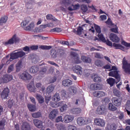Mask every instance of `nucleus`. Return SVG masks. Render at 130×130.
Returning <instances> with one entry per match:
<instances>
[{
	"mask_svg": "<svg viewBox=\"0 0 130 130\" xmlns=\"http://www.w3.org/2000/svg\"><path fill=\"white\" fill-rule=\"evenodd\" d=\"M25 55H26V53L23 52V51H20L13 53L11 54L9 61H12L13 60V59L19 58V57H23V56H25Z\"/></svg>",
	"mask_w": 130,
	"mask_h": 130,
	"instance_id": "nucleus-1",
	"label": "nucleus"
},
{
	"mask_svg": "<svg viewBox=\"0 0 130 130\" xmlns=\"http://www.w3.org/2000/svg\"><path fill=\"white\" fill-rule=\"evenodd\" d=\"M19 77L20 79H21V80H23V81H29L30 80H31V79H33V76H31L30 74L26 71L20 73L19 74Z\"/></svg>",
	"mask_w": 130,
	"mask_h": 130,
	"instance_id": "nucleus-2",
	"label": "nucleus"
},
{
	"mask_svg": "<svg viewBox=\"0 0 130 130\" xmlns=\"http://www.w3.org/2000/svg\"><path fill=\"white\" fill-rule=\"evenodd\" d=\"M122 69L125 73L130 74V63L127 62V60L125 57H124L122 60Z\"/></svg>",
	"mask_w": 130,
	"mask_h": 130,
	"instance_id": "nucleus-3",
	"label": "nucleus"
},
{
	"mask_svg": "<svg viewBox=\"0 0 130 130\" xmlns=\"http://www.w3.org/2000/svg\"><path fill=\"white\" fill-rule=\"evenodd\" d=\"M12 80H13V76L8 74L4 75L3 77L0 78V85L3 84V83H9Z\"/></svg>",
	"mask_w": 130,
	"mask_h": 130,
	"instance_id": "nucleus-4",
	"label": "nucleus"
},
{
	"mask_svg": "<svg viewBox=\"0 0 130 130\" xmlns=\"http://www.w3.org/2000/svg\"><path fill=\"white\" fill-rule=\"evenodd\" d=\"M77 123L79 126H83L88 124V120L85 117H79L77 119Z\"/></svg>",
	"mask_w": 130,
	"mask_h": 130,
	"instance_id": "nucleus-5",
	"label": "nucleus"
},
{
	"mask_svg": "<svg viewBox=\"0 0 130 130\" xmlns=\"http://www.w3.org/2000/svg\"><path fill=\"white\" fill-rule=\"evenodd\" d=\"M94 124L98 125V126H101V127H104L105 126V121L103 119L95 118L94 120Z\"/></svg>",
	"mask_w": 130,
	"mask_h": 130,
	"instance_id": "nucleus-6",
	"label": "nucleus"
},
{
	"mask_svg": "<svg viewBox=\"0 0 130 130\" xmlns=\"http://www.w3.org/2000/svg\"><path fill=\"white\" fill-rule=\"evenodd\" d=\"M109 76L110 77H114L117 80L116 84L118 82H120V77H119V74H118V71H112L109 73Z\"/></svg>",
	"mask_w": 130,
	"mask_h": 130,
	"instance_id": "nucleus-7",
	"label": "nucleus"
},
{
	"mask_svg": "<svg viewBox=\"0 0 130 130\" xmlns=\"http://www.w3.org/2000/svg\"><path fill=\"white\" fill-rule=\"evenodd\" d=\"M64 54V53L62 52V51H59V54L55 51V50H52L51 51V56L52 58H56L57 56H62Z\"/></svg>",
	"mask_w": 130,
	"mask_h": 130,
	"instance_id": "nucleus-8",
	"label": "nucleus"
},
{
	"mask_svg": "<svg viewBox=\"0 0 130 130\" xmlns=\"http://www.w3.org/2000/svg\"><path fill=\"white\" fill-rule=\"evenodd\" d=\"M73 71L77 75L82 76L83 75V68L79 65H76L73 67Z\"/></svg>",
	"mask_w": 130,
	"mask_h": 130,
	"instance_id": "nucleus-9",
	"label": "nucleus"
},
{
	"mask_svg": "<svg viewBox=\"0 0 130 130\" xmlns=\"http://www.w3.org/2000/svg\"><path fill=\"white\" fill-rule=\"evenodd\" d=\"M99 38L101 40V41H102V42H104V43H106V44L108 45V46H112V42H111L109 40H106L103 34H99Z\"/></svg>",
	"mask_w": 130,
	"mask_h": 130,
	"instance_id": "nucleus-10",
	"label": "nucleus"
},
{
	"mask_svg": "<svg viewBox=\"0 0 130 130\" xmlns=\"http://www.w3.org/2000/svg\"><path fill=\"white\" fill-rule=\"evenodd\" d=\"M9 93H10V89L9 88H5L1 93V97L2 99H8V97H9Z\"/></svg>",
	"mask_w": 130,
	"mask_h": 130,
	"instance_id": "nucleus-11",
	"label": "nucleus"
},
{
	"mask_svg": "<svg viewBox=\"0 0 130 130\" xmlns=\"http://www.w3.org/2000/svg\"><path fill=\"white\" fill-rule=\"evenodd\" d=\"M112 103L113 105L116 106L117 107H119L121 105V100L117 98H113L111 99Z\"/></svg>",
	"mask_w": 130,
	"mask_h": 130,
	"instance_id": "nucleus-12",
	"label": "nucleus"
},
{
	"mask_svg": "<svg viewBox=\"0 0 130 130\" xmlns=\"http://www.w3.org/2000/svg\"><path fill=\"white\" fill-rule=\"evenodd\" d=\"M34 124L38 127V128H42L43 127V122L39 119H34Z\"/></svg>",
	"mask_w": 130,
	"mask_h": 130,
	"instance_id": "nucleus-13",
	"label": "nucleus"
},
{
	"mask_svg": "<svg viewBox=\"0 0 130 130\" xmlns=\"http://www.w3.org/2000/svg\"><path fill=\"white\" fill-rule=\"evenodd\" d=\"M110 39L111 41L113 42H115L116 43H118L120 40V39H119L117 35L114 34H111L110 35Z\"/></svg>",
	"mask_w": 130,
	"mask_h": 130,
	"instance_id": "nucleus-14",
	"label": "nucleus"
},
{
	"mask_svg": "<svg viewBox=\"0 0 130 130\" xmlns=\"http://www.w3.org/2000/svg\"><path fill=\"white\" fill-rule=\"evenodd\" d=\"M74 120V116L72 115H67L63 118V121L66 122V123H70V122H72Z\"/></svg>",
	"mask_w": 130,
	"mask_h": 130,
	"instance_id": "nucleus-15",
	"label": "nucleus"
},
{
	"mask_svg": "<svg viewBox=\"0 0 130 130\" xmlns=\"http://www.w3.org/2000/svg\"><path fill=\"white\" fill-rule=\"evenodd\" d=\"M71 55L74 57V61L75 63H81L82 62V61L81 59H80V58L79 57V55L77 54V53L75 52H72L71 53Z\"/></svg>",
	"mask_w": 130,
	"mask_h": 130,
	"instance_id": "nucleus-16",
	"label": "nucleus"
},
{
	"mask_svg": "<svg viewBox=\"0 0 130 130\" xmlns=\"http://www.w3.org/2000/svg\"><path fill=\"white\" fill-rule=\"evenodd\" d=\"M18 40V39L17 38V35H14L11 39L5 43V45H9V44H14V43H15V42H17Z\"/></svg>",
	"mask_w": 130,
	"mask_h": 130,
	"instance_id": "nucleus-17",
	"label": "nucleus"
},
{
	"mask_svg": "<svg viewBox=\"0 0 130 130\" xmlns=\"http://www.w3.org/2000/svg\"><path fill=\"white\" fill-rule=\"evenodd\" d=\"M47 20H50L52 22H56V24H58L60 22L59 20L55 18L52 14H48L46 15Z\"/></svg>",
	"mask_w": 130,
	"mask_h": 130,
	"instance_id": "nucleus-18",
	"label": "nucleus"
},
{
	"mask_svg": "<svg viewBox=\"0 0 130 130\" xmlns=\"http://www.w3.org/2000/svg\"><path fill=\"white\" fill-rule=\"evenodd\" d=\"M116 128H117V126H116V124L113 123H107V125L106 126L105 129L106 130H116Z\"/></svg>",
	"mask_w": 130,
	"mask_h": 130,
	"instance_id": "nucleus-19",
	"label": "nucleus"
},
{
	"mask_svg": "<svg viewBox=\"0 0 130 130\" xmlns=\"http://www.w3.org/2000/svg\"><path fill=\"white\" fill-rule=\"evenodd\" d=\"M105 107L104 106H99L96 110L97 114H104L105 113Z\"/></svg>",
	"mask_w": 130,
	"mask_h": 130,
	"instance_id": "nucleus-20",
	"label": "nucleus"
},
{
	"mask_svg": "<svg viewBox=\"0 0 130 130\" xmlns=\"http://www.w3.org/2000/svg\"><path fill=\"white\" fill-rule=\"evenodd\" d=\"M58 113V111L57 109L53 110L49 114V117L50 119H54L56 117V114Z\"/></svg>",
	"mask_w": 130,
	"mask_h": 130,
	"instance_id": "nucleus-21",
	"label": "nucleus"
},
{
	"mask_svg": "<svg viewBox=\"0 0 130 130\" xmlns=\"http://www.w3.org/2000/svg\"><path fill=\"white\" fill-rule=\"evenodd\" d=\"M93 95L94 96V97L100 98L101 97H104L106 94L105 92L103 91H94L93 92Z\"/></svg>",
	"mask_w": 130,
	"mask_h": 130,
	"instance_id": "nucleus-22",
	"label": "nucleus"
},
{
	"mask_svg": "<svg viewBox=\"0 0 130 130\" xmlns=\"http://www.w3.org/2000/svg\"><path fill=\"white\" fill-rule=\"evenodd\" d=\"M22 130H31V125L30 124L27 122H24L22 123V125L21 126Z\"/></svg>",
	"mask_w": 130,
	"mask_h": 130,
	"instance_id": "nucleus-23",
	"label": "nucleus"
},
{
	"mask_svg": "<svg viewBox=\"0 0 130 130\" xmlns=\"http://www.w3.org/2000/svg\"><path fill=\"white\" fill-rule=\"evenodd\" d=\"M23 68V63L22 61H19L16 64V73H19L22 68Z\"/></svg>",
	"mask_w": 130,
	"mask_h": 130,
	"instance_id": "nucleus-24",
	"label": "nucleus"
},
{
	"mask_svg": "<svg viewBox=\"0 0 130 130\" xmlns=\"http://www.w3.org/2000/svg\"><path fill=\"white\" fill-rule=\"evenodd\" d=\"M36 87L40 91L42 92H44L45 90V86L42 85V83L41 82H38L36 84Z\"/></svg>",
	"mask_w": 130,
	"mask_h": 130,
	"instance_id": "nucleus-25",
	"label": "nucleus"
},
{
	"mask_svg": "<svg viewBox=\"0 0 130 130\" xmlns=\"http://www.w3.org/2000/svg\"><path fill=\"white\" fill-rule=\"evenodd\" d=\"M73 84V81H72L70 79H66L62 81V85L64 86V87H70L71 85H72Z\"/></svg>",
	"mask_w": 130,
	"mask_h": 130,
	"instance_id": "nucleus-26",
	"label": "nucleus"
},
{
	"mask_svg": "<svg viewBox=\"0 0 130 130\" xmlns=\"http://www.w3.org/2000/svg\"><path fill=\"white\" fill-rule=\"evenodd\" d=\"M39 71V67L37 66H32L29 69V72L31 74H36Z\"/></svg>",
	"mask_w": 130,
	"mask_h": 130,
	"instance_id": "nucleus-27",
	"label": "nucleus"
},
{
	"mask_svg": "<svg viewBox=\"0 0 130 130\" xmlns=\"http://www.w3.org/2000/svg\"><path fill=\"white\" fill-rule=\"evenodd\" d=\"M81 60L83 62H86V63H90L92 61V59L90 57L85 56H81Z\"/></svg>",
	"mask_w": 130,
	"mask_h": 130,
	"instance_id": "nucleus-28",
	"label": "nucleus"
},
{
	"mask_svg": "<svg viewBox=\"0 0 130 130\" xmlns=\"http://www.w3.org/2000/svg\"><path fill=\"white\" fill-rule=\"evenodd\" d=\"M35 27V25H34V22H31L27 26L24 28V30L26 31H32Z\"/></svg>",
	"mask_w": 130,
	"mask_h": 130,
	"instance_id": "nucleus-29",
	"label": "nucleus"
},
{
	"mask_svg": "<svg viewBox=\"0 0 130 130\" xmlns=\"http://www.w3.org/2000/svg\"><path fill=\"white\" fill-rule=\"evenodd\" d=\"M62 102L56 103V102H51L50 105L51 107L56 108L57 107H59V106H61L62 105Z\"/></svg>",
	"mask_w": 130,
	"mask_h": 130,
	"instance_id": "nucleus-30",
	"label": "nucleus"
},
{
	"mask_svg": "<svg viewBox=\"0 0 130 130\" xmlns=\"http://www.w3.org/2000/svg\"><path fill=\"white\" fill-rule=\"evenodd\" d=\"M52 100L55 102H58L60 100V96L58 93H56L52 97Z\"/></svg>",
	"mask_w": 130,
	"mask_h": 130,
	"instance_id": "nucleus-31",
	"label": "nucleus"
},
{
	"mask_svg": "<svg viewBox=\"0 0 130 130\" xmlns=\"http://www.w3.org/2000/svg\"><path fill=\"white\" fill-rule=\"evenodd\" d=\"M54 90V86L52 85H50L48 86L46 90V93H48V94H50V93L53 92Z\"/></svg>",
	"mask_w": 130,
	"mask_h": 130,
	"instance_id": "nucleus-32",
	"label": "nucleus"
},
{
	"mask_svg": "<svg viewBox=\"0 0 130 130\" xmlns=\"http://www.w3.org/2000/svg\"><path fill=\"white\" fill-rule=\"evenodd\" d=\"M8 21V16H4L0 18V25H3L4 24H6Z\"/></svg>",
	"mask_w": 130,
	"mask_h": 130,
	"instance_id": "nucleus-33",
	"label": "nucleus"
},
{
	"mask_svg": "<svg viewBox=\"0 0 130 130\" xmlns=\"http://www.w3.org/2000/svg\"><path fill=\"white\" fill-rule=\"evenodd\" d=\"M107 83L109 85H110L111 87H112V86H113V85L115 84V79L112 78H110L109 79H107Z\"/></svg>",
	"mask_w": 130,
	"mask_h": 130,
	"instance_id": "nucleus-34",
	"label": "nucleus"
},
{
	"mask_svg": "<svg viewBox=\"0 0 130 130\" xmlns=\"http://www.w3.org/2000/svg\"><path fill=\"white\" fill-rule=\"evenodd\" d=\"M7 121L5 119H2L0 120V130L5 129V125Z\"/></svg>",
	"mask_w": 130,
	"mask_h": 130,
	"instance_id": "nucleus-35",
	"label": "nucleus"
},
{
	"mask_svg": "<svg viewBox=\"0 0 130 130\" xmlns=\"http://www.w3.org/2000/svg\"><path fill=\"white\" fill-rule=\"evenodd\" d=\"M27 107L29 111H31V112H34V111H36V107L35 105L29 104L27 105Z\"/></svg>",
	"mask_w": 130,
	"mask_h": 130,
	"instance_id": "nucleus-36",
	"label": "nucleus"
},
{
	"mask_svg": "<svg viewBox=\"0 0 130 130\" xmlns=\"http://www.w3.org/2000/svg\"><path fill=\"white\" fill-rule=\"evenodd\" d=\"M81 111L82 110L79 108H74L71 110V113H73V114H79L81 112Z\"/></svg>",
	"mask_w": 130,
	"mask_h": 130,
	"instance_id": "nucleus-37",
	"label": "nucleus"
},
{
	"mask_svg": "<svg viewBox=\"0 0 130 130\" xmlns=\"http://www.w3.org/2000/svg\"><path fill=\"white\" fill-rule=\"evenodd\" d=\"M39 48H40V49H42L43 50H49V49H51V48H52V46L47 45H40Z\"/></svg>",
	"mask_w": 130,
	"mask_h": 130,
	"instance_id": "nucleus-38",
	"label": "nucleus"
},
{
	"mask_svg": "<svg viewBox=\"0 0 130 130\" xmlns=\"http://www.w3.org/2000/svg\"><path fill=\"white\" fill-rule=\"evenodd\" d=\"M113 46L116 49H121V50H123V49H124V47L119 44L114 43Z\"/></svg>",
	"mask_w": 130,
	"mask_h": 130,
	"instance_id": "nucleus-39",
	"label": "nucleus"
},
{
	"mask_svg": "<svg viewBox=\"0 0 130 130\" xmlns=\"http://www.w3.org/2000/svg\"><path fill=\"white\" fill-rule=\"evenodd\" d=\"M27 88L30 91V92H35V89H36V87H35V85H34V84H28L27 85Z\"/></svg>",
	"mask_w": 130,
	"mask_h": 130,
	"instance_id": "nucleus-40",
	"label": "nucleus"
},
{
	"mask_svg": "<svg viewBox=\"0 0 130 130\" xmlns=\"http://www.w3.org/2000/svg\"><path fill=\"white\" fill-rule=\"evenodd\" d=\"M42 115L41 112H37L31 114V116L34 118H39Z\"/></svg>",
	"mask_w": 130,
	"mask_h": 130,
	"instance_id": "nucleus-41",
	"label": "nucleus"
},
{
	"mask_svg": "<svg viewBox=\"0 0 130 130\" xmlns=\"http://www.w3.org/2000/svg\"><path fill=\"white\" fill-rule=\"evenodd\" d=\"M108 108L109 110H111L112 111H115V110H117V108H116L115 106L113 105L112 103L109 104Z\"/></svg>",
	"mask_w": 130,
	"mask_h": 130,
	"instance_id": "nucleus-42",
	"label": "nucleus"
},
{
	"mask_svg": "<svg viewBox=\"0 0 130 130\" xmlns=\"http://www.w3.org/2000/svg\"><path fill=\"white\" fill-rule=\"evenodd\" d=\"M93 81L96 83H100V82H101V77H99L98 75L94 74L93 76Z\"/></svg>",
	"mask_w": 130,
	"mask_h": 130,
	"instance_id": "nucleus-43",
	"label": "nucleus"
},
{
	"mask_svg": "<svg viewBox=\"0 0 130 130\" xmlns=\"http://www.w3.org/2000/svg\"><path fill=\"white\" fill-rule=\"evenodd\" d=\"M36 97L39 103L41 104L44 102V98H43L42 96L40 95V94H37Z\"/></svg>",
	"mask_w": 130,
	"mask_h": 130,
	"instance_id": "nucleus-44",
	"label": "nucleus"
},
{
	"mask_svg": "<svg viewBox=\"0 0 130 130\" xmlns=\"http://www.w3.org/2000/svg\"><path fill=\"white\" fill-rule=\"evenodd\" d=\"M7 105H8V108H10V109H12V107H13V106H14V100H9L8 101Z\"/></svg>",
	"mask_w": 130,
	"mask_h": 130,
	"instance_id": "nucleus-45",
	"label": "nucleus"
},
{
	"mask_svg": "<svg viewBox=\"0 0 130 130\" xmlns=\"http://www.w3.org/2000/svg\"><path fill=\"white\" fill-rule=\"evenodd\" d=\"M69 91L70 92V94L71 93H73V94H76L77 93V88L74 86H71L69 87Z\"/></svg>",
	"mask_w": 130,
	"mask_h": 130,
	"instance_id": "nucleus-46",
	"label": "nucleus"
},
{
	"mask_svg": "<svg viewBox=\"0 0 130 130\" xmlns=\"http://www.w3.org/2000/svg\"><path fill=\"white\" fill-rule=\"evenodd\" d=\"M61 5H64L67 7L70 5V0H59Z\"/></svg>",
	"mask_w": 130,
	"mask_h": 130,
	"instance_id": "nucleus-47",
	"label": "nucleus"
},
{
	"mask_svg": "<svg viewBox=\"0 0 130 130\" xmlns=\"http://www.w3.org/2000/svg\"><path fill=\"white\" fill-rule=\"evenodd\" d=\"M61 96L62 97L67 98V97H69V96H70V93H68V91L63 90L61 91Z\"/></svg>",
	"mask_w": 130,
	"mask_h": 130,
	"instance_id": "nucleus-48",
	"label": "nucleus"
},
{
	"mask_svg": "<svg viewBox=\"0 0 130 130\" xmlns=\"http://www.w3.org/2000/svg\"><path fill=\"white\" fill-rule=\"evenodd\" d=\"M50 32H51L52 33L53 32H56L57 33H59V32H61V28L56 27L52 28L50 30Z\"/></svg>",
	"mask_w": 130,
	"mask_h": 130,
	"instance_id": "nucleus-49",
	"label": "nucleus"
},
{
	"mask_svg": "<svg viewBox=\"0 0 130 130\" xmlns=\"http://www.w3.org/2000/svg\"><path fill=\"white\" fill-rule=\"evenodd\" d=\"M95 66H96V67H103V62H102L100 60H96L95 61Z\"/></svg>",
	"mask_w": 130,
	"mask_h": 130,
	"instance_id": "nucleus-50",
	"label": "nucleus"
},
{
	"mask_svg": "<svg viewBox=\"0 0 130 130\" xmlns=\"http://www.w3.org/2000/svg\"><path fill=\"white\" fill-rule=\"evenodd\" d=\"M113 93L114 95L117 97H119V96H120V92L116 89H113Z\"/></svg>",
	"mask_w": 130,
	"mask_h": 130,
	"instance_id": "nucleus-51",
	"label": "nucleus"
},
{
	"mask_svg": "<svg viewBox=\"0 0 130 130\" xmlns=\"http://www.w3.org/2000/svg\"><path fill=\"white\" fill-rule=\"evenodd\" d=\"M28 24H29V21L27 20H24L21 22V26L25 30V28H26V26L28 25Z\"/></svg>",
	"mask_w": 130,
	"mask_h": 130,
	"instance_id": "nucleus-52",
	"label": "nucleus"
},
{
	"mask_svg": "<svg viewBox=\"0 0 130 130\" xmlns=\"http://www.w3.org/2000/svg\"><path fill=\"white\" fill-rule=\"evenodd\" d=\"M81 9L84 12V13H86L88 11V7L87 5L85 4H83L81 6Z\"/></svg>",
	"mask_w": 130,
	"mask_h": 130,
	"instance_id": "nucleus-53",
	"label": "nucleus"
},
{
	"mask_svg": "<svg viewBox=\"0 0 130 130\" xmlns=\"http://www.w3.org/2000/svg\"><path fill=\"white\" fill-rule=\"evenodd\" d=\"M58 24H56V22L54 21V22H50L49 23H47L48 27L49 28H53L54 27H55V25H57Z\"/></svg>",
	"mask_w": 130,
	"mask_h": 130,
	"instance_id": "nucleus-54",
	"label": "nucleus"
},
{
	"mask_svg": "<svg viewBox=\"0 0 130 130\" xmlns=\"http://www.w3.org/2000/svg\"><path fill=\"white\" fill-rule=\"evenodd\" d=\"M95 29L96 30V31L97 33H99L98 35V37H99V34H101V29L100 28V26L98 25H95Z\"/></svg>",
	"mask_w": 130,
	"mask_h": 130,
	"instance_id": "nucleus-55",
	"label": "nucleus"
},
{
	"mask_svg": "<svg viewBox=\"0 0 130 130\" xmlns=\"http://www.w3.org/2000/svg\"><path fill=\"white\" fill-rule=\"evenodd\" d=\"M14 64H11L10 66L8 67V73L10 74V73H12L13 71H14Z\"/></svg>",
	"mask_w": 130,
	"mask_h": 130,
	"instance_id": "nucleus-56",
	"label": "nucleus"
},
{
	"mask_svg": "<svg viewBox=\"0 0 130 130\" xmlns=\"http://www.w3.org/2000/svg\"><path fill=\"white\" fill-rule=\"evenodd\" d=\"M68 109V105L67 104H64L60 109L61 112H63L65 110Z\"/></svg>",
	"mask_w": 130,
	"mask_h": 130,
	"instance_id": "nucleus-57",
	"label": "nucleus"
},
{
	"mask_svg": "<svg viewBox=\"0 0 130 130\" xmlns=\"http://www.w3.org/2000/svg\"><path fill=\"white\" fill-rule=\"evenodd\" d=\"M46 71H47L46 67H43V68H42V70L40 71V75H41V74L45 75V74L46 73Z\"/></svg>",
	"mask_w": 130,
	"mask_h": 130,
	"instance_id": "nucleus-58",
	"label": "nucleus"
},
{
	"mask_svg": "<svg viewBox=\"0 0 130 130\" xmlns=\"http://www.w3.org/2000/svg\"><path fill=\"white\" fill-rule=\"evenodd\" d=\"M68 130H77V127L75 125H70L68 127Z\"/></svg>",
	"mask_w": 130,
	"mask_h": 130,
	"instance_id": "nucleus-59",
	"label": "nucleus"
},
{
	"mask_svg": "<svg viewBox=\"0 0 130 130\" xmlns=\"http://www.w3.org/2000/svg\"><path fill=\"white\" fill-rule=\"evenodd\" d=\"M83 31V28L81 26L78 27L77 29V34L78 35H81L82 34V31Z\"/></svg>",
	"mask_w": 130,
	"mask_h": 130,
	"instance_id": "nucleus-60",
	"label": "nucleus"
},
{
	"mask_svg": "<svg viewBox=\"0 0 130 130\" xmlns=\"http://www.w3.org/2000/svg\"><path fill=\"white\" fill-rule=\"evenodd\" d=\"M121 44L124 46H126V47H130V43H128L124 41H122Z\"/></svg>",
	"mask_w": 130,
	"mask_h": 130,
	"instance_id": "nucleus-61",
	"label": "nucleus"
},
{
	"mask_svg": "<svg viewBox=\"0 0 130 130\" xmlns=\"http://www.w3.org/2000/svg\"><path fill=\"white\" fill-rule=\"evenodd\" d=\"M125 109H130V99L127 100Z\"/></svg>",
	"mask_w": 130,
	"mask_h": 130,
	"instance_id": "nucleus-62",
	"label": "nucleus"
},
{
	"mask_svg": "<svg viewBox=\"0 0 130 130\" xmlns=\"http://www.w3.org/2000/svg\"><path fill=\"white\" fill-rule=\"evenodd\" d=\"M58 129L59 130H64L66 129V127H64V125L62 124H61L58 125Z\"/></svg>",
	"mask_w": 130,
	"mask_h": 130,
	"instance_id": "nucleus-63",
	"label": "nucleus"
},
{
	"mask_svg": "<svg viewBox=\"0 0 130 130\" xmlns=\"http://www.w3.org/2000/svg\"><path fill=\"white\" fill-rule=\"evenodd\" d=\"M91 90H96V83L92 84L90 85Z\"/></svg>",
	"mask_w": 130,
	"mask_h": 130,
	"instance_id": "nucleus-64",
	"label": "nucleus"
}]
</instances>
